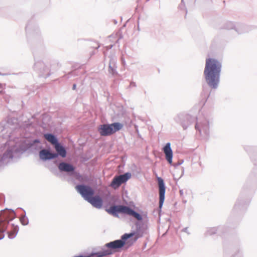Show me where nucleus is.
<instances>
[{"label": "nucleus", "instance_id": "72a5a7b5", "mask_svg": "<svg viewBox=\"0 0 257 257\" xmlns=\"http://www.w3.org/2000/svg\"><path fill=\"white\" fill-rule=\"evenodd\" d=\"M6 74H2L1 72H0V76L2 75V76H4V75H5Z\"/></svg>", "mask_w": 257, "mask_h": 257}, {"label": "nucleus", "instance_id": "393cba45", "mask_svg": "<svg viewBox=\"0 0 257 257\" xmlns=\"http://www.w3.org/2000/svg\"><path fill=\"white\" fill-rule=\"evenodd\" d=\"M234 28V24L231 22H227L223 26V29L226 30H230Z\"/></svg>", "mask_w": 257, "mask_h": 257}, {"label": "nucleus", "instance_id": "2eb2a0df", "mask_svg": "<svg viewBox=\"0 0 257 257\" xmlns=\"http://www.w3.org/2000/svg\"><path fill=\"white\" fill-rule=\"evenodd\" d=\"M126 206L125 205H113L107 210L109 214H112L115 217H118V213L125 214Z\"/></svg>", "mask_w": 257, "mask_h": 257}, {"label": "nucleus", "instance_id": "a878e982", "mask_svg": "<svg viewBox=\"0 0 257 257\" xmlns=\"http://www.w3.org/2000/svg\"><path fill=\"white\" fill-rule=\"evenodd\" d=\"M216 231H217L216 228H215V227L210 228L207 229V230L206 231V232L205 233V234L206 236L211 235H213V234L216 233Z\"/></svg>", "mask_w": 257, "mask_h": 257}, {"label": "nucleus", "instance_id": "bb28decb", "mask_svg": "<svg viewBox=\"0 0 257 257\" xmlns=\"http://www.w3.org/2000/svg\"><path fill=\"white\" fill-rule=\"evenodd\" d=\"M184 162L183 160H180L175 165V166H178L181 165Z\"/></svg>", "mask_w": 257, "mask_h": 257}, {"label": "nucleus", "instance_id": "ddd939ff", "mask_svg": "<svg viewBox=\"0 0 257 257\" xmlns=\"http://www.w3.org/2000/svg\"><path fill=\"white\" fill-rule=\"evenodd\" d=\"M56 155L54 154L50 148L42 149L39 153V158L43 161H50L56 159Z\"/></svg>", "mask_w": 257, "mask_h": 257}, {"label": "nucleus", "instance_id": "412c9836", "mask_svg": "<svg viewBox=\"0 0 257 257\" xmlns=\"http://www.w3.org/2000/svg\"><path fill=\"white\" fill-rule=\"evenodd\" d=\"M44 138L53 146L57 144L59 141L55 135L51 133H46L44 135Z\"/></svg>", "mask_w": 257, "mask_h": 257}, {"label": "nucleus", "instance_id": "aec40b11", "mask_svg": "<svg viewBox=\"0 0 257 257\" xmlns=\"http://www.w3.org/2000/svg\"><path fill=\"white\" fill-rule=\"evenodd\" d=\"M125 214L132 216L138 221H142L143 220V217L141 214L127 206H126Z\"/></svg>", "mask_w": 257, "mask_h": 257}, {"label": "nucleus", "instance_id": "1a4fd4ad", "mask_svg": "<svg viewBox=\"0 0 257 257\" xmlns=\"http://www.w3.org/2000/svg\"><path fill=\"white\" fill-rule=\"evenodd\" d=\"M58 168L61 172H65L69 175L80 177V173L75 172V168L74 166L69 163L65 162H60L58 165Z\"/></svg>", "mask_w": 257, "mask_h": 257}, {"label": "nucleus", "instance_id": "a211bd4d", "mask_svg": "<svg viewBox=\"0 0 257 257\" xmlns=\"http://www.w3.org/2000/svg\"><path fill=\"white\" fill-rule=\"evenodd\" d=\"M87 202L98 209L101 208L103 205L102 199L99 195H93Z\"/></svg>", "mask_w": 257, "mask_h": 257}, {"label": "nucleus", "instance_id": "c85d7f7f", "mask_svg": "<svg viewBox=\"0 0 257 257\" xmlns=\"http://www.w3.org/2000/svg\"><path fill=\"white\" fill-rule=\"evenodd\" d=\"M182 231L183 232H186L188 234H190V233L188 231V227H185V228H183L182 230Z\"/></svg>", "mask_w": 257, "mask_h": 257}, {"label": "nucleus", "instance_id": "6ab92c4d", "mask_svg": "<svg viewBox=\"0 0 257 257\" xmlns=\"http://www.w3.org/2000/svg\"><path fill=\"white\" fill-rule=\"evenodd\" d=\"M54 148L56 151V153L54 152V154L56 155L55 158H57L59 156L62 158H65L67 155V151L65 147L62 146L59 142L54 146Z\"/></svg>", "mask_w": 257, "mask_h": 257}, {"label": "nucleus", "instance_id": "b1692460", "mask_svg": "<svg viewBox=\"0 0 257 257\" xmlns=\"http://www.w3.org/2000/svg\"><path fill=\"white\" fill-rule=\"evenodd\" d=\"M23 211L24 212V214L21 215L20 218V220L23 225H27L29 224V219L27 217H26V213L25 210L23 209Z\"/></svg>", "mask_w": 257, "mask_h": 257}, {"label": "nucleus", "instance_id": "f8f14e48", "mask_svg": "<svg viewBox=\"0 0 257 257\" xmlns=\"http://www.w3.org/2000/svg\"><path fill=\"white\" fill-rule=\"evenodd\" d=\"M136 229L135 231H133L129 233H124L123 234V238L126 241L128 238H130L134 236V241H136L139 238L143 235V232L141 229L140 225L137 223L136 224Z\"/></svg>", "mask_w": 257, "mask_h": 257}, {"label": "nucleus", "instance_id": "f704fd0d", "mask_svg": "<svg viewBox=\"0 0 257 257\" xmlns=\"http://www.w3.org/2000/svg\"><path fill=\"white\" fill-rule=\"evenodd\" d=\"M112 47V45H111V46H109L110 48H111Z\"/></svg>", "mask_w": 257, "mask_h": 257}, {"label": "nucleus", "instance_id": "6e6552de", "mask_svg": "<svg viewBox=\"0 0 257 257\" xmlns=\"http://www.w3.org/2000/svg\"><path fill=\"white\" fill-rule=\"evenodd\" d=\"M195 128L199 131L201 136L207 138L209 135V122L206 119L202 120H197L195 124Z\"/></svg>", "mask_w": 257, "mask_h": 257}, {"label": "nucleus", "instance_id": "f03ea898", "mask_svg": "<svg viewBox=\"0 0 257 257\" xmlns=\"http://www.w3.org/2000/svg\"><path fill=\"white\" fill-rule=\"evenodd\" d=\"M42 148V146L40 140L36 139L29 142L26 148L22 149L14 146L11 149H9L4 154L3 156L0 157V167L11 163L14 158H19L22 154L28 149L38 150Z\"/></svg>", "mask_w": 257, "mask_h": 257}, {"label": "nucleus", "instance_id": "0eeeda50", "mask_svg": "<svg viewBox=\"0 0 257 257\" xmlns=\"http://www.w3.org/2000/svg\"><path fill=\"white\" fill-rule=\"evenodd\" d=\"M34 68L39 73L40 77L47 78L50 75L49 65H46L43 61H39L35 62Z\"/></svg>", "mask_w": 257, "mask_h": 257}, {"label": "nucleus", "instance_id": "2f4dec72", "mask_svg": "<svg viewBox=\"0 0 257 257\" xmlns=\"http://www.w3.org/2000/svg\"><path fill=\"white\" fill-rule=\"evenodd\" d=\"M28 29H29V26H28V25H27V26L26 27V31H28Z\"/></svg>", "mask_w": 257, "mask_h": 257}, {"label": "nucleus", "instance_id": "f3484780", "mask_svg": "<svg viewBox=\"0 0 257 257\" xmlns=\"http://www.w3.org/2000/svg\"><path fill=\"white\" fill-rule=\"evenodd\" d=\"M163 151L165 155V158L168 162L171 164L172 163L173 151L171 147V143H167L163 148Z\"/></svg>", "mask_w": 257, "mask_h": 257}, {"label": "nucleus", "instance_id": "9b49d317", "mask_svg": "<svg viewBox=\"0 0 257 257\" xmlns=\"http://www.w3.org/2000/svg\"><path fill=\"white\" fill-rule=\"evenodd\" d=\"M195 119V117L189 114H179L176 118V121L181 124L184 130H186Z\"/></svg>", "mask_w": 257, "mask_h": 257}, {"label": "nucleus", "instance_id": "c756f323", "mask_svg": "<svg viewBox=\"0 0 257 257\" xmlns=\"http://www.w3.org/2000/svg\"><path fill=\"white\" fill-rule=\"evenodd\" d=\"M136 84L135 82H131V83H130V86L131 87H136Z\"/></svg>", "mask_w": 257, "mask_h": 257}, {"label": "nucleus", "instance_id": "5701e85b", "mask_svg": "<svg viewBox=\"0 0 257 257\" xmlns=\"http://www.w3.org/2000/svg\"><path fill=\"white\" fill-rule=\"evenodd\" d=\"M102 251H98V252H91L89 255L88 256L89 257H103L105 256H107V254L105 251L104 248L103 246L101 247Z\"/></svg>", "mask_w": 257, "mask_h": 257}, {"label": "nucleus", "instance_id": "39448f33", "mask_svg": "<svg viewBox=\"0 0 257 257\" xmlns=\"http://www.w3.org/2000/svg\"><path fill=\"white\" fill-rule=\"evenodd\" d=\"M77 191L83 198L88 201L94 194V190L90 186L85 184H78L76 186Z\"/></svg>", "mask_w": 257, "mask_h": 257}, {"label": "nucleus", "instance_id": "cd10ccee", "mask_svg": "<svg viewBox=\"0 0 257 257\" xmlns=\"http://www.w3.org/2000/svg\"><path fill=\"white\" fill-rule=\"evenodd\" d=\"M12 213H13L14 215L12 217L11 220H13L16 217V213L14 210L11 209V210Z\"/></svg>", "mask_w": 257, "mask_h": 257}, {"label": "nucleus", "instance_id": "9d476101", "mask_svg": "<svg viewBox=\"0 0 257 257\" xmlns=\"http://www.w3.org/2000/svg\"><path fill=\"white\" fill-rule=\"evenodd\" d=\"M157 180L159 192V211L161 212L165 198L166 186L164 180L162 178L158 177Z\"/></svg>", "mask_w": 257, "mask_h": 257}, {"label": "nucleus", "instance_id": "7c9ffc66", "mask_svg": "<svg viewBox=\"0 0 257 257\" xmlns=\"http://www.w3.org/2000/svg\"><path fill=\"white\" fill-rule=\"evenodd\" d=\"M76 84H74L73 85L72 89H73V90H75V89H76Z\"/></svg>", "mask_w": 257, "mask_h": 257}, {"label": "nucleus", "instance_id": "f257e3e1", "mask_svg": "<svg viewBox=\"0 0 257 257\" xmlns=\"http://www.w3.org/2000/svg\"><path fill=\"white\" fill-rule=\"evenodd\" d=\"M221 67V62L217 59H206L204 75L207 84L212 89H216L218 86Z\"/></svg>", "mask_w": 257, "mask_h": 257}, {"label": "nucleus", "instance_id": "473e14b6", "mask_svg": "<svg viewBox=\"0 0 257 257\" xmlns=\"http://www.w3.org/2000/svg\"><path fill=\"white\" fill-rule=\"evenodd\" d=\"M180 194H181V195H182V194H183V190H180Z\"/></svg>", "mask_w": 257, "mask_h": 257}, {"label": "nucleus", "instance_id": "dca6fc26", "mask_svg": "<svg viewBox=\"0 0 257 257\" xmlns=\"http://www.w3.org/2000/svg\"><path fill=\"white\" fill-rule=\"evenodd\" d=\"M109 59V66H108V72L112 76H114L117 74L116 71L117 66L116 58L114 55H110L108 57Z\"/></svg>", "mask_w": 257, "mask_h": 257}, {"label": "nucleus", "instance_id": "20e7f679", "mask_svg": "<svg viewBox=\"0 0 257 257\" xmlns=\"http://www.w3.org/2000/svg\"><path fill=\"white\" fill-rule=\"evenodd\" d=\"M126 241L123 238V235L121 236L120 239L115 240L105 244L103 246L107 255L112 254L115 252L122 248Z\"/></svg>", "mask_w": 257, "mask_h": 257}, {"label": "nucleus", "instance_id": "423d86ee", "mask_svg": "<svg viewBox=\"0 0 257 257\" xmlns=\"http://www.w3.org/2000/svg\"><path fill=\"white\" fill-rule=\"evenodd\" d=\"M131 173L130 172L125 173L123 174L115 176L112 179L110 186L114 189H117L120 185L126 182L131 177Z\"/></svg>", "mask_w": 257, "mask_h": 257}, {"label": "nucleus", "instance_id": "4468645a", "mask_svg": "<svg viewBox=\"0 0 257 257\" xmlns=\"http://www.w3.org/2000/svg\"><path fill=\"white\" fill-rule=\"evenodd\" d=\"M7 215H5L4 213H2L0 215V240L3 239L5 234L3 233L6 231L7 226L10 221L7 219Z\"/></svg>", "mask_w": 257, "mask_h": 257}, {"label": "nucleus", "instance_id": "4be33fe9", "mask_svg": "<svg viewBox=\"0 0 257 257\" xmlns=\"http://www.w3.org/2000/svg\"><path fill=\"white\" fill-rule=\"evenodd\" d=\"M12 229L10 231L8 232V237L10 239L14 238L19 230V226L18 225H15L14 224H12Z\"/></svg>", "mask_w": 257, "mask_h": 257}, {"label": "nucleus", "instance_id": "e433bc0d", "mask_svg": "<svg viewBox=\"0 0 257 257\" xmlns=\"http://www.w3.org/2000/svg\"><path fill=\"white\" fill-rule=\"evenodd\" d=\"M181 2L183 3V0H181Z\"/></svg>", "mask_w": 257, "mask_h": 257}, {"label": "nucleus", "instance_id": "c9c22d12", "mask_svg": "<svg viewBox=\"0 0 257 257\" xmlns=\"http://www.w3.org/2000/svg\"><path fill=\"white\" fill-rule=\"evenodd\" d=\"M115 24H116L117 23V22L116 21H114Z\"/></svg>", "mask_w": 257, "mask_h": 257}, {"label": "nucleus", "instance_id": "7ed1b4c3", "mask_svg": "<svg viewBox=\"0 0 257 257\" xmlns=\"http://www.w3.org/2000/svg\"><path fill=\"white\" fill-rule=\"evenodd\" d=\"M123 126V124L118 122L103 124L99 126L98 132L101 136H109L121 130Z\"/></svg>", "mask_w": 257, "mask_h": 257}]
</instances>
